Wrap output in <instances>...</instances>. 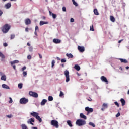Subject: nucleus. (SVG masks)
Masks as SVG:
<instances>
[{
	"instance_id": "obj_1",
	"label": "nucleus",
	"mask_w": 129,
	"mask_h": 129,
	"mask_svg": "<svg viewBox=\"0 0 129 129\" xmlns=\"http://www.w3.org/2000/svg\"><path fill=\"white\" fill-rule=\"evenodd\" d=\"M10 29H11V26L8 24H6L2 27L1 30L3 33L6 34L9 32Z\"/></svg>"
},
{
	"instance_id": "obj_2",
	"label": "nucleus",
	"mask_w": 129,
	"mask_h": 129,
	"mask_svg": "<svg viewBox=\"0 0 129 129\" xmlns=\"http://www.w3.org/2000/svg\"><path fill=\"white\" fill-rule=\"evenodd\" d=\"M76 124L78 125V126H83V125H85V124H86V121L85 120L79 119L76 121Z\"/></svg>"
},
{
	"instance_id": "obj_3",
	"label": "nucleus",
	"mask_w": 129,
	"mask_h": 129,
	"mask_svg": "<svg viewBox=\"0 0 129 129\" xmlns=\"http://www.w3.org/2000/svg\"><path fill=\"white\" fill-rule=\"evenodd\" d=\"M50 124L52 126H54L56 128H59V122L56 120H52Z\"/></svg>"
},
{
	"instance_id": "obj_4",
	"label": "nucleus",
	"mask_w": 129,
	"mask_h": 129,
	"mask_svg": "<svg viewBox=\"0 0 129 129\" xmlns=\"http://www.w3.org/2000/svg\"><path fill=\"white\" fill-rule=\"evenodd\" d=\"M64 75L66 76V82H69L70 81V76H69V71L67 70H66L64 71Z\"/></svg>"
},
{
	"instance_id": "obj_5",
	"label": "nucleus",
	"mask_w": 129,
	"mask_h": 129,
	"mask_svg": "<svg viewBox=\"0 0 129 129\" xmlns=\"http://www.w3.org/2000/svg\"><path fill=\"white\" fill-rule=\"evenodd\" d=\"M29 102V99H26V98H22L20 100V103L21 104H26Z\"/></svg>"
},
{
	"instance_id": "obj_6",
	"label": "nucleus",
	"mask_w": 129,
	"mask_h": 129,
	"mask_svg": "<svg viewBox=\"0 0 129 129\" xmlns=\"http://www.w3.org/2000/svg\"><path fill=\"white\" fill-rule=\"evenodd\" d=\"M29 94L30 96H32V97H34L35 98H38V97L39 95H38V93L33 92L32 91H29Z\"/></svg>"
},
{
	"instance_id": "obj_7",
	"label": "nucleus",
	"mask_w": 129,
	"mask_h": 129,
	"mask_svg": "<svg viewBox=\"0 0 129 129\" xmlns=\"http://www.w3.org/2000/svg\"><path fill=\"white\" fill-rule=\"evenodd\" d=\"M85 110L87 112V115H89L90 113L93 112V108L86 107L85 108Z\"/></svg>"
},
{
	"instance_id": "obj_8",
	"label": "nucleus",
	"mask_w": 129,
	"mask_h": 129,
	"mask_svg": "<svg viewBox=\"0 0 129 129\" xmlns=\"http://www.w3.org/2000/svg\"><path fill=\"white\" fill-rule=\"evenodd\" d=\"M101 80H102V81H103V82H106V84H108V81L107 80V79L106 78V77H105V76H101Z\"/></svg>"
},
{
	"instance_id": "obj_9",
	"label": "nucleus",
	"mask_w": 129,
	"mask_h": 129,
	"mask_svg": "<svg viewBox=\"0 0 129 129\" xmlns=\"http://www.w3.org/2000/svg\"><path fill=\"white\" fill-rule=\"evenodd\" d=\"M78 50L80 52H81V53H82V52H84V51H85V49L84 48V47L80 46H78Z\"/></svg>"
},
{
	"instance_id": "obj_10",
	"label": "nucleus",
	"mask_w": 129,
	"mask_h": 129,
	"mask_svg": "<svg viewBox=\"0 0 129 129\" xmlns=\"http://www.w3.org/2000/svg\"><path fill=\"white\" fill-rule=\"evenodd\" d=\"M53 42L54 43V44H60V43H61V40L54 38L53 40Z\"/></svg>"
},
{
	"instance_id": "obj_11",
	"label": "nucleus",
	"mask_w": 129,
	"mask_h": 129,
	"mask_svg": "<svg viewBox=\"0 0 129 129\" xmlns=\"http://www.w3.org/2000/svg\"><path fill=\"white\" fill-rule=\"evenodd\" d=\"M35 119L34 118H30L29 119V121H28V123H30V124H31L32 125H34V123L33 122H35Z\"/></svg>"
},
{
	"instance_id": "obj_12",
	"label": "nucleus",
	"mask_w": 129,
	"mask_h": 129,
	"mask_svg": "<svg viewBox=\"0 0 129 129\" xmlns=\"http://www.w3.org/2000/svg\"><path fill=\"white\" fill-rule=\"evenodd\" d=\"M31 115H32V116H33V117H36L38 115H39V114L36 112H32L30 113Z\"/></svg>"
},
{
	"instance_id": "obj_13",
	"label": "nucleus",
	"mask_w": 129,
	"mask_h": 129,
	"mask_svg": "<svg viewBox=\"0 0 129 129\" xmlns=\"http://www.w3.org/2000/svg\"><path fill=\"white\" fill-rule=\"evenodd\" d=\"M47 100L44 99L42 100V101L41 102L40 104L42 106L45 105V104H46V103H47Z\"/></svg>"
},
{
	"instance_id": "obj_14",
	"label": "nucleus",
	"mask_w": 129,
	"mask_h": 129,
	"mask_svg": "<svg viewBox=\"0 0 129 129\" xmlns=\"http://www.w3.org/2000/svg\"><path fill=\"white\" fill-rule=\"evenodd\" d=\"M67 123L69 125V126H70V127H72V126H73V125H72V122L71 120H67Z\"/></svg>"
},
{
	"instance_id": "obj_15",
	"label": "nucleus",
	"mask_w": 129,
	"mask_h": 129,
	"mask_svg": "<svg viewBox=\"0 0 129 129\" xmlns=\"http://www.w3.org/2000/svg\"><path fill=\"white\" fill-rule=\"evenodd\" d=\"M80 116L81 118H83V119H87L86 116L84 115V114L82 113L80 114Z\"/></svg>"
},
{
	"instance_id": "obj_16",
	"label": "nucleus",
	"mask_w": 129,
	"mask_h": 129,
	"mask_svg": "<svg viewBox=\"0 0 129 129\" xmlns=\"http://www.w3.org/2000/svg\"><path fill=\"white\" fill-rule=\"evenodd\" d=\"M18 63H19V60H15L13 61L10 62L11 66H13V65H14V64H18Z\"/></svg>"
},
{
	"instance_id": "obj_17",
	"label": "nucleus",
	"mask_w": 129,
	"mask_h": 129,
	"mask_svg": "<svg viewBox=\"0 0 129 129\" xmlns=\"http://www.w3.org/2000/svg\"><path fill=\"white\" fill-rule=\"evenodd\" d=\"M26 25H30L31 24V20L29 18H27L25 20Z\"/></svg>"
},
{
	"instance_id": "obj_18",
	"label": "nucleus",
	"mask_w": 129,
	"mask_h": 129,
	"mask_svg": "<svg viewBox=\"0 0 129 129\" xmlns=\"http://www.w3.org/2000/svg\"><path fill=\"white\" fill-rule=\"evenodd\" d=\"M120 101L122 104V106H124L125 105V100L123 98L120 99Z\"/></svg>"
},
{
	"instance_id": "obj_19",
	"label": "nucleus",
	"mask_w": 129,
	"mask_h": 129,
	"mask_svg": "<svg viewBox=\"0 0 129 129\" xmlns=\"http://www.w3.org/2000/svg\"><path fill=\"white\" fill-rule=\"evenodd\" d=\"M2 88H5V89H10V87L6 84H2Z\"/></svg>"
},
{
	"instance_id": "obj_20",
	"label": "nucleus",
	"mask_w": 129,
	"mask_h": 129,
	"mask_svg": "<svg viewBox=\"0 0 129 129\" xmlns=\"http://www.w3.org/2000/svg\"><path fill=\"white\" fill-rule=\"evenodd\" d=\"M119 60H120V61H121V63H124L125 64H126V63H128V61H127V60H126V59L119 58Z\"/></svg>"
},
{
	"instance_id": "obj_21",
	"label": "nucleus",
	"mask_w": 129,
	"mask_h": 129,
	"mask_svg": "<svg viewBox=\"0 0 129 129\" xmlns=\"http://www.w3.org/2000/svg\"><path fill=\"white\" fill-rule=\"evenodd\" d=\"M12 7V4L10 3H8L5 5V8L6 9H10Z\"/></svg>"
},
{
	"instance_id": "obj_22",
	"label": "nucleus",
	"mask_w": 129,
	"mask_h": 129,
	"mask_svg": "<svg viewBox=\"0 0 129 129\" xmlns=\"http://www.w3.org/2000/svg\"><path fill=\"white\" fill-rule=\"evenodd\" d=\"M47 24H48V22L41 21L40 22L39 25L40 26H43V25H46Z\"/></svg>"
},
{
	"instance_id": "obj_23",
	"label": "nucleus",
	"mask_w": 129,
	"mask_h": 129,
	"mask_svg": "<svg viewBox=\"0 0 129 129\" xmlns=\"http://www.w3.org/2000/svg\"><path fill=\"white\" fill-rule=\"evenodd\" d=\"M93 12L94 15L96 16H98V15H99V13H98V10H97V9H94Z\"/></svg>"
},
{
	"instance_id": "obj_24",
	"label": "nucleus",
	"mask_w": 129,
	"mask_h": 129,
	"mask_svg": "<svg viewBox=\"0 0 129 129\" xmlns=\"http://www.w3.org/2000/svg\"><path fill=\"white\" fill-rule=\"evenodd\" d=\"M74 68L77 70V71H79V70H80V66L78 64L75 65Z\"/></svg>"
},
{
	"instance_id": "obj_25",
	"label": "nucleus",
	"mask_w": 129,
	"mask_h": 129,
	"mask_svg": "<svg viewBox=\"0 0 129 129\" xmlns=\"http://www.w3.org/2000/svg\"><path fill=\"white\" fill-rule=\"evenodd\" d=\"M66 56L67 57H68L69 59H72V58H73V55L71 53H67Z\"/></svg>"
},
{
	"instance_id": "obj_26",
	"label": "nucleus",
	"mask_w": 129,
	"mask_h": 129,
	"mask_svg": "<svg viewBox=\"0 0 129 129\" xmlns=\"http://www.w3.org/2000/svg\"><path fill=\"white\" fill-rule=\"evenodd\" d=\"M35 118H36V119H37L40 123L42 122V119H41V117H40L39 115H38Z\"/></svg>"
},
{
	"instance_id": "obj_27",
	"label": "nucleus",
	"mask_w": 129,
	"mask_h": 129,
	"mask_svg": "<svg viewBox=\"0 0 129 129\" xmlns=\"http://www.w3.org/2000/svg\"><path fill=\"white\" fill-rule=\"evenodd\" d=\"M1 79V80H4V81H6V80H7V77H6V75L2 76Z\"/></svg>"
},
{
	"instance_id": "obj_28",
	"label": "nucleus",
	"mask_w": 129,
	"mask_h": 129,
	"mask_svg": "<svg viewBox=\"0 0 129 129\" xmlns=\"http://www.w3.org/2000/svg\"><path fill=\"white\" fill-rule=\"evenodd\" d=\"M21 126L22 127V129H28V127H27V125L24 124H21Z\"/></svg>"
},
{
	"instance_id": "obj_29",
	"label": "nucleus",
	"mask_w": 129,
	"mask_h": 129,
	"mask_svg": "<svg viewBox=\"0 0 129 129\" xmlns=\"http://www.w3.org/2000/svg\"><path fill=\"white\" fill-rule=\"evenodd\" d=\"M110 20L111 21V22H113V23H114V22H115V18H114V17L111 16H110Z\"/></svg>"
},
{
	"instance_id": "obj_30",
	"label": "nucleus",
	"mask_w": 129,
	"mask_h": 129,
	"mask_svg": "<svg viewBox=\"0 0 129 129\" xmlns=\"http://www.w3.org/2000/svg\"><path fill=\"white\" fill-rule=\"evenodd\" d=\"M18 87L20 89H22V88H23V84H22V83L19 84L18 85Z\"/></svg>"
},
{
	"instance_id": "obj_31",
	"label": "nucleus",
	"mask_w": 129,
	"mask_h": 129,
	"mask_svg": "<svg viewBox=\"0 0 129 129\" xmlns=\"http://www.w3.org/2000/svg\"><path fill=\"white\" fill-rule=\"evenodd\" d=\"M0 57L1 58H2V59H5V58H6L5 55H4V54L1 52H0Z\"/></svg>"
},
{
	"instance_id": "obj_32",
	"label": "nucleus",
	"mask_w": 129,
	"mask_h": 129,
	"mask_svg": "<svg viewBox=\"0 0 129 129\" xmlns=\"http://www.w3.org/2000/svg\"><path fill=\"white\" fill-rule=\"evenodd\" d=\"M89 125H91V126H92L93 127H95V124L92 122H89Z\"/></svg>"
},
{
	"instance_id": "obj_33",
	"label": "nucleus",
	"mask_w": 129,
	"mask_h": 129,
	"mask_svg": "<svg viewBox=\"0 0 129 129\" xmlns=\"http://www.w3.org/2000/svg\"><path fill=\"white\" fill-rule=\"evenodd\" d=\"M48 101H53V97L51 96H49L48 97Z\"/></svg>"
},
{
	"instance_id": "obj_34",
	"label": "nucleus",
	"mask_w": 129,
	"mask_h": 129,
	"mask_svg": "<svg viewBox=\"0 0 129 129\" xmlns=\"http://www.w3.org/2000/svg\"><path fill=\"white\" fill-rule=\"evenodd\" d=\"M102 107H103V108H107V104L103 103Z\"/></svg>"
},
{
	"instance_id": "obj_35",
	"label": "nucleus",
	"mask_w": 129,
	"mask_h": 129,
	"mask_svg": "<svg viewBox=\"0 0 129 129\" xmlns=\"http://www.w3.org/2000/svg\"><path fill=\"white\" fill-rule=\"evenodd\" d=\"M90 30L92 31L93 32L94 31L93 25L90 26Z\"/></svg>"
},
{
	"instance_id": "obj_36",
	"label": "nucleus",
	"mask_w": 129,
	"mask_h": 129,
	"mask_svg": "<svg viewBox=\"0 0 129 129\" xmlns=\"http://www.w3.org/2000/svg\"><path fill=\"white\" fill-rule=\"evenodd\" d=\"M59 96L60 97H62V96H64V93H63V92L62 91H60L59 94Z\"/></svg>"
},
{
	"instance_id": "obj_37",
	"label": "nucleus",
	"mask_w": 129,
	"mask_h": 129,
	"mask_svg": "<svg viewBox=\"0 0 129 129\" xmlns=\"http://www.w3.org/2000/svg\"><path fill=\"white\" fill-rule=\"evenodd\" d=\"M55 60H53L51 62V64H52L51 67H54V66H55Z\"/></svg>"
},
{
	"instance_id": "obj_38",
	"label": "nucleus",
	"mask_w": 129,
	"mask_h": 129,
	"mask_svg": "<svg viewBox=\"0 0 129 129\" xmlns=\"http://www.w3.org/2000/svg\"><path fill=\"white\" fill-rule=\"evenodd\" d=\"M15 38V35L14 34H11L10 37V39L13 40V39Z\"/></svg>"
},
{
	"instance_id": "obj_39",
	"label": "nucleus",
	"mask_w": 129,
	"mask_h": 129,
	"mask_svg": "<svg viewBox=\"0 0 129 129\" xmlns=\"http://www.w3.org/2000/svg\"><path fill=\"white\" fill-rule=\"evenodd\" d=\"M52 18L53 19H56V18H57V15L54 14V13H52Z\"/></svg>"
},
{
	"instance_id": "obj_40",
	"label": "nucleus",
	"mask_w": 129,
	"mask_h": 129,
	"mask_svg": "<svg viewBox=\"0 0 129 129\" xmlns=\"http://www.w3.org/2000/svg\"><path fill=\"white\" fill-rule=\"evenodd\" d=\"M73 5L76 6V7H77L78 6V4H77V3H76V2H75V1H73Z\"/></svg>"
},
{
	"instance_id": "obj_41",
	"label": "nucleus",
	"mask_w": 129,
	"mask_h": 129,
	"mask_svg": "<svg viewBox=\"0 0 129 129\" xmlns=\"http://www.w3.org/2000/svg\"><path fill=\"white\" fill-rule=\"evenodd\" d=\"M6 116H7L8 118H12V117H13V115H12V114L7 115H6Z\"/></svg>"
},
{
	"instance_id": "obj_42",
	"label": "nucleus",
	"mask_w": 129,
	"mask_h": 129,
	"mask_svg": "<svg viewBox=\"0 0 129 129\" xmlns=\"http://www.w3.org/2000/svg\"><path fill=\"white\" fill-rule=\"evenodd\" d=\"M114 104H115L117 107H119V104L118 103V102H115Z\"/></svg>"
},
{
	"instance_id": "obj_43",
	"label": "nucleus",
	"mask_w": 129,
	"mask_h": 129,
	"mask_svg": "<svg viewBox=\"0 0 129 129\" xmlns=\"http://www.w3.org/2000/svg\"><path fill=\"white\" fill-rule=\"evenodd\" d=\"M29 52H33V47L32 46L29 47Z\"/></svg>"
},
{
	"instance_id": "obj_44",
	"label": "nucleus",
	"mask_w": 129,
	"mask_h": 129,
	"mask_svg": "<svg viewBox=\"0 0 129 129\" xmlns=\"http://www.w3.org/2000/svg\"><path fill=\"white\" fill-rule=\"evenodd\" d=\"M27 59L28 60H31V59H32V56L30 55H29L27 56Z\"/></svg>"
},
{
	"instance_id": "obj_45",
	"label": "nucleus",
	"mask_w": 129,
	"mask_h": 129,
	"mask_svg": "<svg viewBox=\"0 0 129 129\" xmlns=\"http://www.w3.org/2000/svg\"><path fill=\"white\" fill-rule=\"evenodd\" d=\"M9 99V103H13V99H12V98L10 97Z\"/></svg>"
},
{
	"instance_id": "obj_46",
	"label": "nucleus",
	"mask_w": 129,
	"mask_h": 129,
	"mask_svg": "<svg viewBox=\"0 0 129 129\" xmlns=\"http://www.w3.org/2000/svg\"><path fill=\"white\" fill-rule=\"evenodd\" d=\"M23 76H26V75H27V71H26V72L23 71Z\"/></svg>"
},
{
	"instance_id": "obj_47",
	"label": "nucleus",
	"mask_w": 129,
	"mask_h": 129,
	"mask_svg": "<svg viewBox=\"0 0 129 129\" xmlns=\"http://www.w3.org/2000/svg\"><path fill=\"white\" fill-rule=\"evenodd\" d=\"M61 63H66V59H62L61 60Z\"/></svg>"
},
{
	"instance_id": "obj_48",
	"label": "nucleus",
	"mask_w": 129,
	"mask_h": 129,
	"mask_svg": "<svg viewBox=\"0 0 129 129\" xmlns=\"http://www.w3.org/2000/svg\"><path fill=\"white\" fill-rule=\"evenodd\" d=\"M62 11L63 12H66V7L65 6L62 7Z\"/></svg>"
},
{
	"instance_id": "obj_49",
	"label": "nucleus",
	"mask_w": 129,
	"mask_h": 129,
	"mask_svg": "<svg viewBox=\"0 0 129 129\" xmlns=\"http://www.w3.org/2000/svg\"><path fill=\"white\" fill-rule=\"evenodd\" d=\"M119 116H120V112L117 113V114L116 115V117H119Z\"/></svg>"
},
{
	"instance_id": "obj_50",
	"label": "nucleus",
	"mask_w": 129,
	"mask_h": 129,
	"mask_svg": "<svg viewBox=\"0 0 129 129\" xmlns=\"http://www.w3.org/2000/svg\"><path fill=\"white\" fill-rule=\"evenodd\" d=\"M35 31H39V27H38V26H35Z\"/></svg>"
},
{
	"instance_id": "obj_51",
	"label": "nucleus",
	"mask_w": 129,
	"mask_h": 129,
	"mask_svg": "<svg viewBox=\"0 0 129 129\" xmlns=\"http://www.w3.org/2000/svg\"><path fill=\"white\" fill-rule=\"evenodd\" d=\"M70 22H71V23L74 22V19H73V18H71Z\"/></svg>"
},
{
	"instance_id": "obj_52",
	"label": "nucleus",
	"mask_w": 129,
	"mask_h": 129,
	"mask_svg": "<svg viewBox=\"0 0 129 129\" xmlns=\"http://www.w3.org/2000/svg\"><path fill=\"white\" fill-rule=\"evenodd\" d=\"M3 46L4 47H8V43L5 42L4 44H3Z\"/></svg>"
},
{
	"instance_id": "obj_53",
	"label": "nucleus",
	"mask_w": 129,
	"mask_h": 129,
	"mask_svg": "<svg viewBox=\"0 0 129 129\" xmlns=\"http://www.w3.org/2000/svg\"><path fill=\"white\" fill-rule=\"evenodd\" d=\"M26 66L23 67L21 69L22 71H24V70H26Z\"/></svg>"
},
{
	"instance_id": "obj_54",
	"label": "nucleus",
	"mask_w": 129,
	"mask_h": 129,
	"mask_svg": "<svg viewBox=\"0 0 129 129\" xmlns=\"http://www.w3.org/2000/svg\"><path fill=\"white\" fill-rule=\"evenodd\" d=\"M25 31H26V32H29V28L26 27V28H25Z\"/></svg>"
},
{
	"instance_id": "obj_55",
	"label": "nucleus",
	"mask_w": 129,
	"mask_h": 129,
	"mask_svg": "<svg viewBox=\"0 0 129 129\" xmlns=\"http://www.w3.org/2000/svg\"><path fill=\"white\" fill-rule=\"evenodd\" d=\"M12 67H13V68L14 69V70H16V66L13 64Z\"/></svg>"
},
{
	"instance_id": "obj_56",
	"label": "nucleus",
	"mask_w": 129,
	"mask_h": 129,
	"mask_svg": "<svg viewBox=\"0 0 129 129\" xmlns=\"http://www.w3.org/2000/svg\"><path fill=\"white\" fill-rule=\"evenodd\" d=\"M38 55H39V58H40V59H42V58H43V57L40 54V53H38Z\"/></svg>"
},
{
	"instance_id": "obj_57",
	"label": "nucleus",
	"mask_w": 129,
	"mask_h": 129,
	"mask_svg": "<svg viewBox=\"0 0 129 129\" xmlns=\"http://www.w3.org/2000/svg\"><path fill=\"white\" fill-rule=\"evenodd\" d=\"M122 41H123V39L120 40L118 41V43L119 44H120V43H121V42H122Z\"/></svg>"
},
{
	"instance_id": "obj_58",
	"label": "nucleus",
	"mask_w": 129,
	"mask_h": 129,
	"mask_svg": "<svg viewBox=\"0 0 129 129\" xmlns=\"http://www.w3.org/2000/svg\"><path fill=\"white\" fill-rule=\"evenodd\" d=\"M3 11H2V10H0V16H2V15H3Z\"/></svg>"
},
{
	"instance_id": "obj_59",
	"label": "nucleus",
	"mask_w": 129,
	"mask_h": 129,
	"mask_svg": "<svg viewBox=\"0 0 129 129\" xmlns=\"http://www.w3.org/2000/svg\"><path fill=\"white\" fill-rule=\"evenodd\" d=\"M88 100L89 101H92V99H91V98H90V99H88Z\"/></svg>"
},
{
	"instance_id": "obj_60",
	"label": "nucleus",
	"mask_w": 129,
	"mask_h": 129,
	"mask_svg": "<svg viewBox=\"0 0 129 129\" xmlns=\"http://www.w3.org/2000/svg\"><path fill=\"white\" fill-rule=\"evenodd\" d=\"M27 46H28L29 47H30V46H31V44H30V43H29V42H28V43H27Z\"/></svg>"
},
{
	"instance_id": "obj_61",
	"label": "nucleus",
	"mask_w": 129,
	"mask_h": 129,
	"mask_svg": "<svg viewBox=\"0 0 129 129\" xmlns=\"http://www.w3.org/2000/svg\"><path fill=\"white\" fill-rule=\"evenodd\" d=\"M52 14H53V13H52V12L49 11V15H50V16H52Z\"/></svg>"
},
{
	"instance_id": "obj_62",
	"label": "nucleus",
	"mask_w": 129,
	"mask_h": 129,
	"mask_svg": "<svg viewBox=\"0 0 129 129\" xmlns=\"http://www.w3.org/2000/svg\"><path fill=\"white\" fill-rule=\"evenodd\" d=\"M77 75L78 76H80V74L78 73V72H77Z\"/></svg>"
},
{
	"instance_id": "obj_63",
	"label": "nucleus",
	"mask_w": 129,
	"mask_h": 129,
	"mask_svg": "<svg viewBox=\"0 0 129 129\" xmlns=\"http://www.w3.org/2000/svg\"><path fill=\"white\" fill-rule=\"evenodd\" d=\"M33 129H38L36 127H33Z\"/></svg>"
},
{
	"instance_id": "obj_64",
	"label": "nucleus",
	"mask_w": 129,
	"mask_h": 129,
	"mask_svg": "<svg viewBox=\"0 0 129 129\" xmlns=\"http://www.w3.org/2000/svg\"><path fill=\"white\" fill-rule=\"evenodd\" d=\"M126 69L127 70L129 69V67L128 66L126 67Z\"/></svg>"
}]
</instances>
